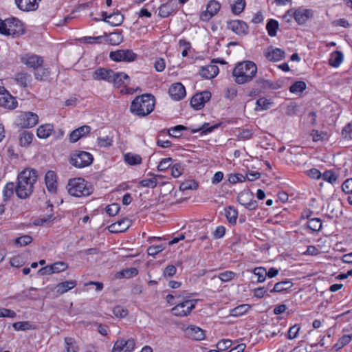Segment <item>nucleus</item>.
<instances>
[{
    "mask_svg": "<svg viewBox=\"0 0 352 352\" xmlns=\"http://www.w3.org/2000/svg\"><path fill=\"white\" fill-rule=\"evenodd\" d=\"M186 127L183 125H177L168 130V134L173 138H179L182 135V131L186 130Z\"/></svg>",
    "mask_w": 352,
    "mask_h": 352,
    "instance_id": "603ef678",
    "label": "nucleus"
},
{
    "mask_svg": "<svg viewBox=\"0 0 352 352\" xmlns=\"http://www.w3.org/2000/svg\"><path fill=\"white\" fill-rule=\"evenodd\" d=\"M138 274V270L135 267L124 269L117 273L116 277L118 278H130L135 276Z\"/></svg>",
    "mask_w": 352,
    "mask_h": 352,
    "instance_id": "e433bc0d",
    "label": "nucleus"
},
{
    "mask_svg": "<svg viewBox=\"0 0 352 352\" xmlns=\"http://www.w3.org/2000/svg\"><path fill=\"white\" fill-rule=\"evenodd\" d=\"M34 77L37 80H43L45 78H47L50 74V70L47 67H40L38 69H35Z\"/></svg>",
    "mask_w": 352,
    "mask_h": 352,
    "instance_id": "a19ab883",
    "label": "nucleus"
},
{
    "mask_svg": "<svg viewBox=\"0 0 352 352\" xmlns=\"http://www.w3.org/2000/svg\"><path fill=\"white\" fill-rule=\"evenodd\" d=\"M250 308V307L248 304L240 305L230 310V315L234 317L242 316L245 314Z\"/></svg>",
    "mask_w": 352,
    "mask_h": 352,
    "instance_id": "58836bf2",
    "label": "nucleus"
},
{
    "mask_svg": "<svg viewBox=\"0 0 352 352\" xmlns=\"http://www.w3.org/2000/svg\"><path fill=\"white\" fill-rule=\"evenodd\" d=\"M199 74L204 78L212 79L219 74V68L215 65H208L201 67Z\"/></svg>",
    "mask_w": 352,
    "mask_h": 352,
    "instance_id": "bb28decb",
    "label": "nucleus"
},
{
    "mask_svg": "<svg viewBox=\"0 0 352 352\" xmlns=\"http://www.w3.org/2000/svg\"><path fill=\"white\" fill-rule=\"evenodd\" d=\"M307 227L314 232H318L322 228V221L318 218H312L307 221Z\"/></svg>",
    "mask_w": 352,
    "mask_h": 352,
    "instance_id": "37998d69",
    "label": "nucleus"
},
{
    "mask_svg": "<svg viewBox=\"0 0 352 352\" xmlns=\"http://www.w3.org/2000/svg\"><path fill=\"white\" fill-rule=\"evenodd\" d=\"M185 333L189 338L195 340H202L205 338L204 331L194 325L187 327L185 330Z\"/></svg>",
    "mask_w": 352,
    "mask_h": 352,
    "instance_id": "4be33fe9",
    "label": "nucleus"
},
{
    "mask_svg": "<svg viewBox=\"0 0 352 352\" xmlns=\"http://www.w3.org/2000/svg\"><path fill=\"white\" fill-rule=\"evenodd\" d=\"M342 135L345 139H351L352 138V124L349 123L346 125L342 131Z\"/></svg>",
    "mask_w": 352,
    "mask_h": 352,
    "instance_id": "338daca9",
    "label": "nucleus"
},
{
    "mask_svg": "<svg viewBox=\"0 0 352 352\" xmlns=\"http://www.w3.org/2000/svg\"><path fill=\"white\" fill-rule=\"evenodd\" d=\"M278 22L275 19H270L267 23L266 29L270 36H275L278 28Z\"/></svg>",
    "mask_w": 352,
    "mask_h": 352,
    "instance_id": "79ce46f5",
    "label": "nucleus"
},
{
    "mask_svg": "<svg viewBox=\"0 0 352 352\" xmlns=\"http://www.w3.org/2000/svg\"><path fill=\"white\" fill-rule=\"evenodd\" d=\"M120 209V205L118 204L113 203L106 208V212L109 216H115L118 214Z\"/></svg>",
    "mask_w": 352,
    "mask_h": 352,
    "instance_id": "0e129e2a",
    "label": "nucleus"
},
{
    "mask_svg": "<svg viewBox=\"0 0 352 352\" xmlns=\"http://www.w3.org/2000/svg\"><path fill=\"white\" fill-rule=\"evenodd\" d=\"M157 177H161L160 175H157L148 179H142L140 184L143 187H148L151 188H154L157 186Z\"/></svg>",
    "mask_w": 352,
    "mask_h": 352,
    "instance_id": "3c124183",
    "label": "nucleus"
},
{
    "mask_svg": "<svg viewBox=\"0 0 352 352\" xmlns=\"http://www.w3.org/2000/svg\"><path fill=\"white\" fill-rule=\"evenodd\" d=\"M135 340L132 338H122L114 343L112 352H132L135 347Z\"/></svg>",
    "mask_w": 352,
    "mask_h": 352,
    "instance_id": "1a4fd4ad",
    "label": "nucleus"
},
{
    "mask_svg": "<svg viewBox=\"0 0 352 352\" xmlns=\"http://www.w3.org/2000/svg\"><path fill=\"white\" fill-rule=\"evenodd\" d=\"M124 161L131 166L138 165L142 163V157L138 154L128 153L124 155Z\"/></svg>",
    "mask_w": 352,
    "mask_h": 352,
    "instance_id": "c9c22d12",
    "label": "nucleus"
},
{
    "mask_svg": "<svg viewBox=\"0 0 352 352\" xmlns=\"http://www.w3.org/2000/svg\"><path fill=\"white\" fill-rule=\"evenodd\" d=\"M31 76L25 72L18 73L15 75L14 80L18 85L23 88L28 87V83L30 80Z\"/></svg>",
    "mask_w": 352,
    "mask_h": 352,
    "instance_id": "7c9ffc66",
    "label": "nucleus"
},
{
    "mask_svg": "<svg viewBox=\"0 0 352 352\" xmlns=\"http://www.w3.org/2000/svg\"><path fill=\"white\" fill-rule=\"evenodd\" d=\"M124 16L120 12H116L109 14L107 23L112 26H118L122 23Z\"/></svg>",
    "mask_w": 352,
    "mask_h": 352,
    "instance_id": "2f4dec72",
    "label": "nucleus"
},
{
    "mask_svg": "<svg viewBox=\"0 0 352 352\" xmlns=\"http://www.w3.org/2000/svg\"><path fill=\"white\" fill-rule=\"evenodd\" d=\"M51 265L53 270V274L63 272L68 267V265L66 263L61 261L54 263Z\"/></svg>",
    "mask_w": 352,
    "mask_h": 352,
    "instance_id": "052dcab7",
    "label": "nucleus"
},
{
    "mask_svg": "<svg viewBox=\"0 0 352 352\" xmlns=\"http://www.w3.org/2000/svg\"><path fill=\"white\" fill-rule=\"evenodd\" d=\"M321 177L324 180L331 184H333L337 180L336 175L331 170L325 171Z\"/></svg>",
    "mask_w": 352,
    "mask_h": 352,
    "instance_id": "680f3d73",
    "label": "nucleus"
},
{
    "mask_svg": "<svg viewBox=\"0 0 352 352\" xmlns=\"http://www.w3.org/2000/svg\"><path fill=\"white\" fill-rule=\"evenodd\" d=\"M68 193L74 197H80L90 195L93 189L91 186L81 177L70 179L67 186Z\"/></svg>",
    "mask_w": 352,
    "mask_h": 352,
    "instance_id": "39448f33",
    "label": "nucleus"
},
{
    "mask_svg": "<svg viewBox=\"0 0 352 352\" xmlns=\"http://www.w3.org/2000/svg\"><path fill=\"white\" fill-rule=\"evenodd\" d=\"M342 190L346 194L352 193V178L347 179L342 185Z\"/></svg>",
    "mask_w": 352,
    "mask_h": 352,
    "instance_id": "774afa93",
    "label": "nucleus"
},
{
    "mask_svg": "<svg viewBox=\"0 0 352 352\" xmlns=\"http://www.w3.org/2000/svg\"><path fill=\"white\" fill-rule=\"evenodd\" d=\"M265 57L270 61L276 62L285 58V53L279 48L269 47L265 53Z\"/></svg>",
    "mask_w": 352,
    "mask_h": 352,
    "instance_id": "5701e85b",
    "label": "nucleus"
},
{
    "mask_svg": "<svg viewBox=\"0 0 352 352\" xmlns=\"http://www.w3.org/2000/svg\"><path fill=\"white\" fill-rule=\"evenodd\" d=\"M177 8V4L174 0H170L159 8V15L162 18L170 16Z\"/></svg>",
    "mask_w": 352,
    "mask_h": 352,
    "instance_id": "393cba45",
    "label": "nucleus"
},
{
    "mask_svg": "<svg viewBox=\"0 0 352 352\" xmlns=\"http://www.w3.org/2000/svg\"><path fill=\"white\" fill-rule=\"evenodd\" d=\"M311 135L312 136L313 141L314 142L327 140L328 139V135L326 132L319 131L318 130H313Z\"/></svg>",
    "mask_w": 352,
    "mask_h": 352,
    "instance_id": "8fccbe9b",
    "label": "nucleus"
},
{
    "mask_svg": "<svg viewBox=\"0 0 352 352\" xmlns=\"http://www.w3.org/2000/svg\"><path fill=\"white\" fill-rule=\"evenodd\" d=\"M23 23L17 18H8L3 21L0 19V34L17 38L25 34Z\"/></svg>",
    "mask_w": 352,
    "mask_h": 352,
    "instance_id": "20e7f679",
    "label": "nucleus"
},
{
    "mask_svg": "<svg viewBox=\"0 0 352 352\" xmlns=\"http://www.w3.org/2000/svg\"><path fill=\"white\" fill-rule=\"evenodd\" d=\"M221 8V4L216 0H210L206 6V10L200 14V19L203 21H208L216 15Z\"/></svg>",
    "mask_w": 352,
    "mask_h": 352,
    "instance_id": "f8f14e48",
    "label": "nucleus"
},
{
    "mask_svg": "<svg viewBox=\"0 0 352 352\" xmlns=\"http://www.w3.org/2000/svg\"><path fill=\"white\" fill-rule=\"evenodd\" d=\"M41 0H15L17 8L24 12H30L37 10Z\"/></svg>",
    "mask_w": 352,
    "mask_h": 352,
    "instance_id": "6ab92c4d",
    "label": "nucleus"
},
{
    "mask_svg": "<svg viewBox=\"0 0 352 352\" xmlns=\"http://www.w3.org/2000/svg\"><path fill=\"white\" fill-rule=\"evenodd\" d=\"M155 98L151 94H143L137 96L131 102V111L139 116H145L151 113L154 109Z\"/></svg>",
    "mask_w": 352,
    "mask_h": 352,
    "instance_id": "7ed1b4c3",
    "label": "nucleus"
},
{
    "mask_svg": "<svg viewBox=\"0 0 352 352\" xmlns=\"http://www.w3.org/2000/svg\"><path fill=\"white\" fill-rule=\"evenodd\" d=\"M166 248L165 245L161 244L158 245H152L147 249V253L148 255L155 256L158 253L163 251Z\"/></svg>",
    "mask_w": 352,
    "mask_h": 352,
    "instance_id": "864d4df0",
    "label": "nucleus"
},
{
    "mask_svg": "<svg viewBox=\"0 0 352 352\" xmlns=\"http://www.w3.org/2000/svg\"><path fill=\"white\" fill-rule=\"evenodd\" d=\"M313 15L312 10L302 8H298L294 12V18L299 25L305 24L308 19L313 17Z\"/></svg>",
    "mask_w": 352,
    "mask_h": 352,
    "instance_id": "dca6fc26",
    "label": "nucleus"
},
{
    "mask_svg": "<svg viewBox=\"0 0 352 352\" xmlns=\"http://www.w3.org/2000/svg\"><path fill=\"white\" fill-rule=\"evenodd\" d=\"M245 7V0H236L235 3L232 6V12L234 14H239L243 11Z\"/></svg>",
    "mask_w": 352,
    "mask_h": 352,
    "instance_id": "a18cd8bd",
    "label": "nucleus"
},
{
    "mask_svg": "<svg viewBox=\"0 0 352 352\" xmlns=\"http://www.w3.org/2000/svg\"><path fill=\"white\" fill-rule=\"evenodd\" d=\"M38 122V116L32 112H25L20 115L17 124L21 128H31Z\"/></svg>",
    "mask_w": 352,
    "mask_h": 352,
    "instance_id": "9b49d317",
    "label": "nucleus"
},
{
    "mask_svg": "<svg viewBox=\"0 0 352 352\" xmlns=\"http://www.w3.org/2000/svg\"><path fill=\"white\" fill-rule=\"evenodd\" d=\"M131 226V221L128 218H123L109 226L111 232L118 233L126 231Z\"/></svg>",
    "mask_w": 352,
    "mask_h": 352,
    "instance_id": "aec40b11",
    "label": "nucleus"
},
{
    "mask_svg": "<svg viewBox=\"0 0 352 352\" xmlns=\"http://www.w3.org/2000/svg\"><path fill=\"white\" fill-rule=\"evenodd\" d=\"M198 187V184L195 181H186L182 182L179 186L181 190H196Z\"/></svg>",
    "mask_w": 352,
    "mask_h": 352,
    "instance_id": "5fc2aeb1",
    "label": "nucleus"
},
{
    "mask_svg": "<svg viewBox=\"0 0 352 352\" xmlns=\"http://www.w3.org/2000/svg\"><path fill=\"white\" fill-rule=\"evenodd\" d=\"M65 343L67 352H78V346L74 338L67 337Z\"/></svg>",
    "mask_w": 352,
    "mask_h": 352,
    "instance_id": "ea45409f",
    "label": "nucleus"
},
{
    "mask_svg": "<svg viewBox=\"0 0 352 352\" xmlns=\"http://www.w3.org/2000/svg\"><path fill=\"white\" fill-rule=\"evenodd\" d=\"M54 129V126L50 124H45L37 129V136L39 138L45 139L48 138Z\"/></svg>",
    "mask_w": 352,
    "mask_h": 352,
    "instance_id": "c756f323",
    "label": "nucleus"
},
{
    "mask_svg": "<svg viewBox=\"0 0 352 352\" xmlns=\"http://www.w3.org/2000/svg\"><path fill=\"white\" fill-rule=\"evenodd\" d=\"M227 28L238 35L247 34L248 25L241 20H232L228 22Z\"/></svg>",
    "mask_w": 352,
    "mask_h": 352,
    "instance_id": "f3484780",
    "label": "nucleus"
},
{
    "mask_svg": "<svg viewBox=\"0 0 352 352\" xmlns=\"http://www.w3.org/2000/svg\"><path fill=\"white\" fill-rule=\"evenodd\" d=\"M293 286V283L291 281L285 280L280 281L275 284L273 289L270 290L271 293L282 292L290 289Z\"/></svg>",
    "mask_w": 352,
    "mask_h": 352,
    "instance_id": "473e14b6",
    "label": "nucleus"
},
{
    "mask_svg": "<svg viewBox=\"0 0 352 352\" xmlns=\"http://www.w3.org/2000/svg\"><path fill=\"white\" fill-rule=\"evenodd\" d=\"M173 162V159L171 157L162 159L157 166V170L159 171H164L168 168Z\"/></svg>",
    "mask_w": 352,
    "mask_h": 352,
    "instance_id": "bf43d9fd",
    "label": "nucleus"
},
{
    "mask_svg": "<svg viewBox=\"0 0 352 352\" xmlns=\"http://www.w3.org/2000/svg\"><path fill=\"white\" fill-rule=\"evenodd\" d=\"M91 128L88 125H83L75 130L69 134V142L74 143L76 142L81 138H83L87 134L89 133Z\"/></svg>",
    "mask_w": 352,
    "mask_h": 352,
    "instance_id": "b1692460",
    "label": "nucleus"
},
{
    "mask_svg": "<svg viewBox=\"0 0 352 352\" xmlns=\"http://www.w3.org/2000/svg\"><path fill=\"white\" fill-rule=\"evenodd\" d=\"M16 105L17 101L15 98L12 96L3 87H0V106L13 109L16 107Z\"/></svg>",
    "mask_w": 352,
    "mask_h": 352,
    "instance_id": "ddd939ff",
    "label": "nucleus"
},
{
    "mask_svg": "<svg viewBox=\"0 0 352 352\" xmlns=\"http://www.w3.org/2000/svg\"><path fill=\"white\" fill-rule=\"evenodd\" d=\"M16 192V185L13 182L7 183L3 190V200H9Z\"/></svg>",
    "mask_w": 352,
    "mask_h": 352,
    "instance_id": "f704fd0d",
    "label": "nucleus"
},
{
    "mask_svg": "<svg viewBox=\"0 0 352 352\" xmlns=\"http://www.w3.org/2000/svg\"><path fill=\"white\" fill-rule=\"evenodd\" d=\"M112 75H113V71L112 69L99 67L94 72L92 78L95 80H104L110 82L111 77L113 76Z\"/></svg>",
    "mask_w": 352,
    "mask_h": 352,
    "instance_id": "412c9836",
    "label": "nucleus"
},
{
    "mask_svg": "<svg viewBox=\"0 0 352 352\" xmlns=\"http://www.w3.org/2000/svg\"><path fill=\"white\" fill-rule=\"evenodd\" d=\"M198 300H185L182 302H177V305L171 309V313L173 316L177 317H185L188 316L192 309L195 308V305Z\"/></svg>",
    "mask_w": 352,
    "mask_h": 352,
    "instance_id": "423d86ee",
    "label": "nucleus"
},
{
    "mask_svg": "<svg viewBox=\"0 0 352 352\" xmlns=\"http://www.w3.org/2000/svg\"><path fill=\"white\" fill-rule=\"evenodd\" d=\"M33 138V134L29 131H23L21 133L19 141L21 146H27L30 144Z\"/></svg>",
    "mask_w": 352,
    "mask_h": 352,
    "instance_id": "c03bdc74",
    "label": "nucleus"
},
{
    "mask_svg": "<svg viewBox=\"0 0 352 352\" xmlns=\"http://www.w3.org/2000/svg\"><path fill=\"white\" fill-rule=\"evenodd\" d=\"M226 217L230 224H235L238 217L237 210L232 206L226 209Z\"/></svg>",
    "mask_w": 352,
    "mask_h": 352,
    "instance_id": "4c0bfd02",
    "label": "nucleus"
},
{
    "mask_svg": "<svg viewBox=\"0 0 352 352\" xmlns=\"http://www.w3.org/2000/svg\"><path fill=\"white\" fill-rule=\"evenodd\" d=\"M306 88V84L303 81H296L289 87L292 93L296 94L302 92Z\"/></svg>",
    "mask_w": 352,
    "mask_h": 352,
    "instance_id": "49530a36",
    "label": "nucleus"
},
{
    "mask_svg": "<svg viewBox=\"0 0 352 352\" xmlns=\"http://www.w3.org/2000/svg\"><path fill=\"white\" fill-rule=\"evenodd\" d=\"M343 60V54L340 51L333 52L329 60V65L333 67H338Z\"/></svg>",
    "mask_w": 352,
    "mask_h": 352,
    "instance_id": "72a5a7b5",
    "label": "nucleus"
},
{
    "mask_svg": "<svg viewBox=\"0 0 352 352\" xmlns=\"http://www.w3.org/2000/svg\"><path fill=\"white\" fill-rule=\"evenodd\" d=\"M109 57L111 60L116 62H131L135 60L137 55L131 50H120L111 52Z\"/></svg>",
    "mask_w": 352,
    "mask_h": 352,
    "instance_id": "9d476101",
    "label": "nucleus"
},
{
    "mask_svg": "<svg viewBox=\"0 0 352 352\" xmlns=\"http://www.w3.org/2000/svg\"><path fill=\"white\" fill-rule=\"evenodd\" d=\"M113 313L118 318H124L128 315V310L122 306L118 305L113 309Z\"/></svg>",
    "mask_w": 352,
    "mask_h": 352,
    "instance_id": "4d7b16f0",
    "label": "nucleus"
},
{
    "mask_svg": "<svg viewBox=\"0 0 352 352\" xmlns=\"http://www.w3.org/2000/svg\"><path fill=\"white\" fill-rule=\"evenodd\" d=\"M112 76L110 82L113 83L117 87L125 86L129 82V76L125 73L115 72L113 71V75Z\"/></svg>",
    "mask_w": 352,
    "mask_h": 352,
    "instance_id": "a878e982",
    "label": "nucleus"
},
{
    "mask_svg": "<svg viewBox=\"0 0 352 352\" xmlns=\"http://www.w3.org/2000/svg\"><path fill=\"white\" fill-rule=\"evenodd\" d=\"M300 329V327L298 324H295L290 327L288 331L287 338L289 340L296 338L298 336Z\"/></svg>",
    "mask_w": 352,
    "mask_h": 352,
    "instance_id": "69168bd1",
    "label": "nucleus"
},
{
    "mask_svg": "<svg viewBox=\"0 0 352 352\" xmlns=\"http://www.w3.org/2000/svg\"><path fill=\"white\" fill-rule=\"evenodd\" d=\"M77 285L76 280H67L62 283H58L56 287V293L58 295H62L64 293L68 292L69 290L75 287Z\"/></svg>",
    "mask_w": 352,
    "mask_h": 352,
    "instance_id": "c85d7f7f",
    "label": "nucleus"
},
{
    "mask_svg": "<svg viewBox=\"0 0 352 352\" xmlns=\"http://www.w3.org/2000/svg\"><path fill=\"white\" fill-rule=\"evenodd\" d=\"M211 98V93L204 91L201 93L196 94L190 100V105L195 109H201L204 107V104L209 101Z\"/></svg>",
    "mask_w": 352,
    "mask_h": 352,
    "instance_id": "4468645a",
    "label": "nucleus"
},
{
    "mask_svg": "<svg viewBox=\"0 0 352 352\" xmlns=\"http://www.w3.org/2000/svg\"><path fill=\"white\" fill-rule=\"evenodd\" d=\"M219 125V124H217L210 126L208 123H204L199 129H192L191 131L195 133L199 131H201L202 133H208L212 132L213 130L218 128Z\"/></svg>",
    "mask_w": 352,
    "mask_h": 352,
    "instance_id": "09e8293b",
    "label": "nucleus"
},
{
    "mask_svg": "<svg viewBox=\"0 0 352 352\" xmlns=\"http://www.w3.org/2000/svg\"><path fill=\"white\" fill-rule=\"evenodd\" d=\"M37 171L34 169L26 168L21 171L17 177L16 195L20 199L30 197L34 190V185L37 180Z\"/></svg>",
    "mask_w": 352,
    "mask_h": 352,
    "instance_id": "f257e3e1",
    "label": "nucleus"
},
{
    "mask_svg": "<svg viewBox=\"0 0 352 352\" xmlns=\"http://www.w3.org/2000/svg\"><path fill=\"white\" fill-rule=\"evenodd\" d=\"M237 199L240 204L249 210H254L258 206L257 202L254 199V195L252 192H243L239 195Z\"/></svg>",
    "mask_w": 352,
    "mask_h": 352,
    "instance_id": "2eb2a0df",
    "label": "nucleus"
},
{
    "mask_svg": "<svg viewBox=\"0 0 352 352\" xmlns=\"http://www.w3.org/2000/svg\"><path fill=\"white\" fill-rule=\"evenodd\" d=\"M93 156L86 151H80L74 154L70 158V163L76 168H83L90 165L93 162Z\"/></svg>",
    "mask_w": 352,
    "mask_h": 352,
    "instance_id": "6e6552de",
    "label": "nucleus"
},
{
    "mask_svg": "<svg viewBox=\"0 0 352 352\" xmlns=\"http://www.w3.org/2000/svg\"><path fill=\"white\" fill-rule=\"evenodd\" d=\"M232 344V342L231 340L223 339V340H220L217 344V347L218 350L226 351V349L231 347Z\"/></svg>",
    "mask_w": 352,
    "mask_h": 352,
    "instance_id": "e2e57ef3",
    "label": "nucleus"
},
{
    "mask_svg": "<svg viewBox=\"0 0 352 352\" xmlns=\"http://www.w3.org/2000/svg\"><path fill=\"white\" fill-rule=\"evenodd\" d=\"M253 273L257 276V281L259 283L263 282L267 274L266 269L262 267L254 268Z\"/></svg>",
    "mask_w": 352,
    "mask_h": 352,
    "instance_id": "de8ad7c7",
    "label": "nucleus"
},
{
    "mask_svg": "<svg viewBox=\"0 0 352 352\" xmlns=\"http://www.w3.org/2000/svg\"><path fill=\"white\" fill-rule=\"evenodd\" d=\"M256 104L260 110H267L270 109L272 102L265 98H261L256 100Z\"/></svg>",
    "mask_w": 352,
    "mask_h": 352,
    "instance_id": "13d9d810",
    "label": "nucleus"
},
{
    "mask_svg": "<svg viewBox=\"0 0 352 352\" xmlns=\"http://www.w3.org/2000/svg\"><path fill=\"white\" fill-rule=\"evenodd\" d=\"M32 241V238L30 235H23L15 240V243L20 247L25 246Z\"/></svg>",
    "mask_w": 352,
    "mask_h": 352,
    "instance_id": "6e6d98bb",
    "label": "nucleus"
},
{
    "mask_svg": "<svg viewBox=\"0 0 352 352\" xmlns=\"http://www.w3.org/2000/svg\"><path fill=\"white\" fill-rule=\"evenodd\" d=\"M45 185L47 190L51 192L56 191V175L52 170L46 173L45 177Z\"/></svg>",
    "mask_w": 352,
    "mask_h": 352,
    "instance_id": "cd10ccee",
    "label": "nucleus"
},
{
    "mask_svg": "<svg viewBox=\"0 0 352 352\" xmlns=\"http://www.w3.org/2000/svg\"><path fill=\"white\" fill-rule=\"evenodd\" d=\"M257 73L256 65L250 60L239 63L235 66L232 75L236 83L243 85L253 80Z\"/></svg>",
    "mask_w": 352,
    "mask_h": 352,
    "instance_id": "f03ea898",
    "label": "nucleus"
},
{
    "mask_svg": "<svg viewBox=\"0 0 352 352\" xmlns=\"http://www.w3.org/2000/svg\"><path fill=\"white\" fill-rule=\"evenodd\" d=\"M19 58L21 63L33 69H38L44 63L42 56L32 53L22 54L19 56Z\"/></svg>",
    "mask_w": 352,
    "mask_h": 352,
    "instance_id": "0eeeda50",
    "label": "nucleus"
},
{
    "mask_svg": "<svg viewBox=\"0 0 352 352\" xmlns=\"http://www.w3.org/2000/svg\"><path fill=\"white\" fill-rule=\"evenodd\" d=\"M168 94L174 100H180L186 96V89L180 82H176L170 85Z\"/></svg>",
    "mask_w": 352,
    "mask_h": 352,
    "instance_id": "a211bd4d",
    "label": "nucleus"
}]
</instances>
